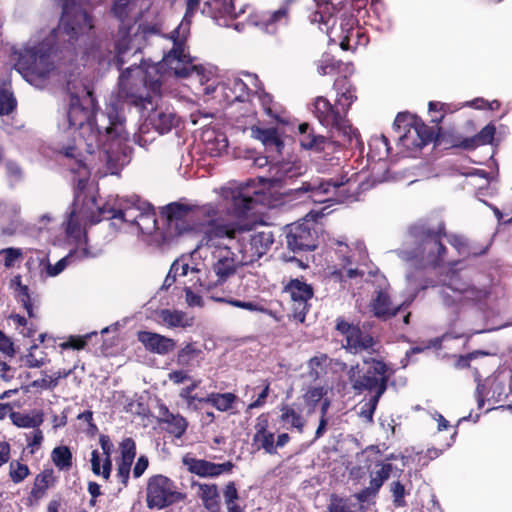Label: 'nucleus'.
Here are the masks:
<instances>
[{"mask_svg":"<svg viewBox=\"0 0 512 512\" xmlns=\"http://www.w3.org/2000/svg\"><path fill=\"white\" fill-rule=\"evenodd\" d=\"M393 465L390 463H379L375 465V469L371 472L370 484L374 489H380L383 483L390 477L393 472Z\"/></svg>","mask_w":512,"mask_h":512,"instance_id":"44","label":"nucleus"},{"mask_svg":"<svg viewBox=\"0 0 512 512\" xmlns=\"http://www.w3.org/2000/svg\"><path fill=\"white\" fill-rule=\"evenodd\" d=\"M94 27L93 17L84 9H77L74 12V19L70 26L73 34H81Z\"/></svg>","mask_w":512,"mask_h":512,"instance_id":"39","label":"nucleus"},{"mask_svg":"<svg viewBox=\"0 0 512 512\" xmlns=\"http://www.w3.org/2000/svg\"><path fill=\"white\" fill-rule=\"evenodd\" d=\"M325 394L326 390L323 387H313L308 390L305 397L309 403L315 404L319 402Z\"/></svg>","mask_w":512,"mask_h":512,"instance_id":"64","label":"nucleus"},{"mask_svg":"<svg viewBox=\"0 0 512 512\" xmlns=\"http://www.w3.org/2000/svg\"><path fill=\"white\" fill-rule=\"evenodd\" d=\"M162 75L156 67L143 70L133 64L122 70L118 79L116 100L105 108L108 125L106 136L110 142L106 144L107 160H120L131 157L132 148L129 146L130 133L126 129V117L121 105L127 104L140 112L148 110V105L156 103L161 97Z\"/></svg>","mask_w":512,"mask_h":512,"instance_id":"1","label":"nucleus"},{"mask_svg":"<svg viewBox=\"0 0 512 512\" xmlns=\"http://www.w3.org/2000/svg\"><path fill=\"white\" fill-rule=\"evenodd\" d=\"M37 345L34 344L30 347V352L26 354L22 359L25 365L29 368H39L46 364L47 359L45 357L37 358L32 350L36 349Z\"/></svg>","mask_w":512,"mask_h":512,"instance_id":"58","label":"nucleus"},{"mask_svg":"<svg viewBox=\"0 0 512 512\" xmlns=\"http://www.w3.org/2000/svg\"><path fill=\"white\" fill-rule=\"evenodd\" d=\"M9 475L14 483H19L29 475V468L27 465L13 461L10 463Z\"/></svg>","mask_w":512,"mask_h":512,"instance_id":"53","label":"nucleus"},{"mask_svg":"<svg viewBox=\"0 0 512 512\" xmlns=\"http://www.w3.org/2000/svg\"><path fill=\"white\" fill-rule=\"evenodd\" d=\"M157 317L160 323L169 328H188L194 324V317L180 310L161 309Z\"/></svg>","mask_w":512,"mask_h":512,"instance_id":"26","label":"nucleus"},{"mask_svg":"<svg viewBox=\"0 0 512 512\" xmlns=\"http://www.w3.org/2000/svg\"><path fill=\"white\" fill-rule=\"evenodd\" d=\"M56 48L53 38H46L36 46L19 54L15 69L25 78H46L55 69Z\"/></svg>","mask_w":512,"mask_h":512,"instance_id":"8","label":"nucleus"},{"mask_svg":"<svg viewBox=\"0 0 512 512\" xmlns=\"http://www.w3.org/2000/svg\"><path fill=\"white\" fill-rule=\"evenodd\" d=\"M387 367L381 361L372 360L364 361V364L351 366L347 371L348 380L352 389L356 393L363 391L374 392L375 394L369 400V414L374 413L380 397L387 389L388 376L386 375Z\"/></svg>","mask_w":512,"mask_h":512,"instance_id":"7","label":"nucleus"},{"mask_svg":"<svg viewBox=\"0 0 512 512\" xmlns=\"http://www.w3.org/2000/svg\"><path fill=\"white\" fill-rule=\"evenodd\" d=\"M182 463L190 473L200 477H217L223 473L231 472L234 467L230 461L216 464L203 459H196L190 454L183 456Z\"/></svg>","mask_w":512,"mask_h":512,"instance_id":"21","label":"nucleus"},{"mask_svg":"<svg viewBox=\"0 0 512 512\" xmlns=\"http://www.w3.org/2000/svg\"><path fill=\"white\" fill-rule=\"evenodd\" d=\"M191 208L188 205L173 202L162 208V215L165 216L168 232L170 235H180L189 229L185 217L189 214Z\"/></svg>","mask_w":512,"mask_h":512,"instance_id":"22","label":"nucleus"},{"mask_svg":"<svg viewBox=\"0 0 512 512\" xmlns=\"http://www.w3.org/2000/svg\"><path fill=\"white\" fill-rule=\"evenodd\" d=\"M274 242V234L269 227H263L250 237L249 246L240 250L242 263L250 264L267 253Z\"/></svg>","mask_w":512,"mask_h":512,"instance_id":"20","label":"nucleus"},{"mask_svg":"<svg viewBox=\"0 0 512 512\" xmlns=\"http://www.w3.org/2000/svg\"><path fill=\"white\" fill-rule=\"evenodd\" d=\"M445 236L449 244L457 250L458 254L465 258L470 256L476 257L486 253V248L477 249L462 235L450 234Z\"/></svg>","mask_w":512,"mask_h":512,"instance_id":"29","label":"nucleus"},{"mask_svg":"<svg viewBox=\"0 0 512 512\" xmlns=\"http://www.w3.org/2000/svg\"><path fill=\"white\" fill-rule=\"evenodd\" d=\"M99 442L105 455V460L102 467V476L104 479L108 480L112 469L111 453L113 450V444L107 435H101Z\"/></svg>","mask_w":512,"mask_h":512,"instance_id":"45","label":"nucleus"},{"mask_svg":"<svg viewBox=\"0 0 512 512\" xmlns=\"http://www.w3.org/2000/svg\"><path fill=\"white\" fill-rule=\"evenodd\" d=\"M375 166L372 168L374 182H384L389 180H400L405 179L406 176L403 173H399L396 170L395 164L397 162H391L389 166H386V162H374Z\"/></svg>","mask_w":512,"mask_h":512,"instance_id":"34","label":"nucleus"},{"mask_svg":"<svg viewBox=\"0 0 512 512\" xmlns=\"http://www.w3.org/2000/svg\"><path fill=\"white\" fill-rule=\"evenodd\" d=\"M111 11L117 19L124 21L128 17L127 0L116 1L112 6Z\"/></svg>","mask_w":512,"mask_h":512,"instance_id":"60","label":"nucleus"},{"mask_svg":"<svg viewBox=\"0 0 512 512\" xmlns=\"http://www.w3.org/2000/svg\"><path fill=\"white\" fill-rule=\"evenodd\" d=\"M115 55L113 57V63L121 70L124 64L123 56L129 50V40L123 37L114 43Z\"/></svg>","mask_w":512,"mask_h":512,"instance_id":"51","label":"nucleus"},{"mask_svg":"<svg viewBox=\"0 0 512 512\" xmlns=\"http://www.w3.org/2000/svg\"><path fill=\"white\" fill-rule=\"evenodd\" d=\"M281 412L280 418L285 425H290L291 427L296 428L299 432L303 431L305 421L298 412L289 406H283L281 408Z\"/></svg>","mask_w":512,"mask_h":512,"instance_id":"46","label":"nucleus"},{"mask_svg":"<svg viewBox=\"0 0 512 512\" xmlns=\"http://www.w3.org/2000/svg\"><path fill=\"white\" fill-rule=\"evenodd\" d=\"M132 463L133 462L120 460L118 464L117 476L125 486L128 483Z\"/></svg>","mask_w":512,"mask_h":512,"instance_id":"62","label":"nucleus"},{"mask_svg":"<svg viewBox=\"0 0 512 512\" xmlns=\"http://www.w3.org/2000/svg\"><path fill=\"white\" fill-rule=\"evenodd\" d=\"M52 460L61 470H67L72 465V454L68 447L60 446L52 451Z\"/></svg>","mask_w":512,"mask_h":512,"instance_id":"47","label":"nucleus"},{"mask_svg":"<svg viewBox=\"0 0 512 512\" xmlns=\"http://www.w3.org/2000/svg\"><path fill=\"white\" fill-rule=\"evenodd\" d=\"M174 483L163 475H154L148 479L146 502L150 509H163L180 499Z\"/></svg>","mask_w":512,"mask_h":512,"instance_id":"15","label":"nucleus"},{"mask_svg":"<svg viewBox=\"0 0 512 512\" xmlns=\"http://www.w3.org/2000/svg\"><path fill=\"white\" fill-rule=\"evenodd\" d=\"M336 329L345 336V347L350 351L354 353L362 351L377 352V342L358 326L351 325L344 320H338Z\"/></svg>","mask_w":512,"mask_h":512,"instance_id":"17","label":"nucleus"},{"mask_svg":"<svg viewBox=\"0 0 512 512\" xmlns=\"http://www.w3.org/2000/svg\"><path fill=\"white\" fill-rule=\"evenodd\" d=\"M313 113L318 119L319 123L330 129H335L350 139L355 137L359 142V132L353 128L349 119L347 118L348 112H346L336 102L332 104L326 97L318 96L314 100Z\"/></svg>","mask_w":512,"mask_h":512,"instance_id":"10","label":"nucleus"},{"mask_svg":"<svg viewBox=\"0 0 512 512\" xmlns=\"http://www.w3.org/2000/svg\"><path fill=\"white\" fill-rule=\"evenodd\" d=\"M340 68V62L336 61L333 58H325L321 60V63L319 64L317 71L320 75H331L336 73Z\"/></svg>","mask_w":512,"mask_h":512,"instance_id":"56","label":"nucleus"},{"mask_svg":"<svg viewBox=\"0 0 512 512\" xmlns=\"http://www.w3.org/2000/svg\"><path fill=\"white\" fill-rule=\"evenodd\" d=\"M197 487V496L202 500L207 510L214 511L218 507L219 493L216 484H193Z\"/></svg>","mask_w":512,"mask_h":512,"instance_id":"33","label":"nucleus"},{"mask_svg":"<svg viewBox=\"0 0 512 512\" xmlns=\"http://www.w3.org/2000/svg\"><path fill=\"white\" fill-rule=\"evenodd\" d=\"M333 88L337 93L335 102L349 112L352 104L357 100L356 88L346 76L336 78Z\"/></svg>","mask_w":512,"mask_h":512,"instance_id":"24","label":"nucleus"},{"mask_svg":"<svg viewBox=\"0 0 512 512\" xmlns=\"http://www.w3.org/2000/svg\"><path fill=\"white\" fill-rule=\"evenodd\" d=\"M74 163L76 168L73 167L71 170L78 175V178L72 210L66 222L67 234L73 235L79 229L80 220H87L91 224H96L100 222L102 218L131 221L135 223L144 234H152L157 229L155 213L151 211L149 204H145L143 208L144 211L132 219H130L132 209L123 211L102 207L101 204L98 203L94 192L90 188H87L90 169L86 165V162Z\"/></svg>","mask_w":512,"mask_h":512,"instance_id":"2","label":"nucleus"},{"mask_svg":"<svg viewBox=\"0 0 512 512\" xmlns=\"http://www.w3.org/2000/svg\"><path fill=\"white\" fill-rule=\"evenodd\" d=\"M407 234L415 247L412 250H399L401 259L411 262L416 268L436 267L444 261L447 250L441 242L446 235L443 222L437 227L423 222L415 223L409 227Z\"/></svg>","mask_w":512,"mask_h":512,"instance_id":"5","label":"nucleus"},{"mask_svg":"<svg viewBox=\"0 0 512 512\" xmlns=\"http://www.w3.org/2000/svg\"><path fill=\"white\" fill-rule=\"evenodd\" d=\"M84 101L88 102L89 105L84 106L77 95L71 96L67 112L69 126L78 128L80 131L73 136L71 142L59 148V155L74 160H85L87 156L99 152L103 153L105 160H107L104 146L110 142V139L107 138L106 132L101 133L100 127L94 129L90 123L95 102L91 91H87ZM106 127H103L105 131Z\"/></svg>","mask_w":512,"mask_h":512,"instance_id":"4","label":"nucleus"},{"mask_svg":"<svg viewBox=\"0 0 512 512\" xmlns=\"http://www.w3.org/2000/svg\"><path fill=\"white\" fill-rule=\"evenodd\" d=\"M170 269L171 272L175 273V275L180 276H186L188 275L189 272H191L192 274H199L201 271L197 267L190 268L188 263H182L179 260L174 261Z\"/></svg>","mask_w":512,"mask_h":512,"instance_id":"57","label":"nucleus"},{"mask_svg":"<svg viewBox=\"0 0 512 512\" xmlns=\"http://www.w3.org/2000/svg\"><path fill=\"white\" fill-rule=\"evenodd\" d=\"M253 441L258 444V448H263L267 453H275L274 435L266 430V423L256 425V433Z\"/></svg>","mask_w":512,"mask_h":512,"instance_id":"37","label":"nucleus"},{"mask_svg":"<svg viewBox=\"0 0 512 512\" xmlns=\"http://www.w3.org/2000/svg\"><path fill=\"white\" fill-rule=\"evenodd\" d=\"M220 192L223 200L231 203L229 211L237 217L247 215L262 203L261 192L252 189L250 183L238 187H222Z\"/></svg>","mask_w":512,"mask_h":512,"instance_id":"14","label":"nucleus"},{"mask_svg":"<svg viewBox=\"0 0 512 512\" xmlns=\"http://www.w3.org/2000/svg\"><path fill=\"white\" fill-rule=\"evenodd\" d=\"M421 124H425L423 120L416 115H412L408 112H400L397 114L393 127L397 130L403 128L404 134L399 137L398 146L401 147V153L403 157L417 158L421 153V142L422 138L419 133V127Z\"/></svg>","mask_w":512,"mask_h":512,"instance_id":"12","label":"nucleus"},{"mask_svg":"<svg viewBox=\"0 0 512 512\" xmlns=\"http://www.w3.org/2000/svg\"><path fill=\"white\" fill-rule=\"evenodd\" d=\"M138 341L143 344L146 350L159 355L169 354L176 348L174 339L150 331H140Z\"/></svg>","mask_w":512,"mask_h":512,"instance_id":"23","label":"nucleus"},{"mask_svg":"<svg viewBox=\"0 0 512 512\" xmlns=\"http://www.w3.org/2000/svg\"><path fill=\"white\" fill-rule=\"evenodd\" d=\"M251 132L252 136L261 141L267 150L281 153L284 143L277 128H260L255 126L251 128Z\"/></svg>","mask_w":512,"mask_h":512,"instance_id":"25","label":"nucleus"},{"mask_svg":"<svg viewBox=\"0 0 512 512\" xmlns=\"http://www.w3.org/2000/svg\"><path fill=\"white\" fill-rule=\"evenodd\" d=\"M189 34V28L187 25L182 23L178 25L171 33L169 38L173 42V47L163 57V61L166 65L174 71V74L179 78H187L193 72L201 75L204 71L202 66L194 65V58L186 52L187 37Z\"/></svg>","mask_w":512,"mask_h":512,"instance_id":"9","label":"nucleus"},{"mask_svg":"<svg viewBox=\"0 0 512 512\" xmlns=\"http://www.w3.org/2000/svg\"><path fill=\"white\" fill-rule=\"evenodd\" d=\"M270 175L267 178L260 177L263 181L278 183L286 180V175L292 170V162H268Z\"/></svg>","mask_w":512,"mask_h":512,"instance_id":"40","label":"nucleus"},{"mask_svg":"<svg viewBox=\"0 0 512 512\" xmlns=\"http://www.w3.org/2000/svg\"><path fill=\"white\" fill-rule=\"evenodd\" d=\"M206 5L212 17L215 19L223 17L236 19L244 13V9L242 8L236 10L234 0H208Z\"/></svg>","mask_w":512,"mask_h":512,"instance_id":"27","label":"nucleus"},{"mask_svg":"<svg viewBox=\"0 0 512 512\" xmlns=\"http://www.w3.org/2000/svg\"><path fill=\"white\" fill-rule=\"evenodd\" d=\"M371 307L374 316L383 320L394 316L400 309V306H394L391 303L388 294L384 291L377 292L376 297L372 301Z\"/></svg>","mask_w":512,"mask_h":512,"instance_id":"28","label":"nucleus"},{"mask_svg":"<svg viewBox=\"0 0 512 512\" xmlns=\"http://www.w3.org/2000/svg\"><path fill=\"white\" fill-rule=\"evenodd\" d=\"M255 93L257 94L258 99H259L261 106L263 107V110L265 111V113L268 116L280 121L277 112H275L272 108L273 96L271 94L267 93L263 88L255 91Z\"/></svg>","mask_w":512,"mask_h":512,"instance_id":"50","label":"nucleus"},{"mask_svg":"<svg viewBox=\"0 0 512 512\" xmlns=\"http://www.w3.org/2000/svg\"><path fill=\"white\" fill-rule=\"evenodd\" d=\"M5 254L4 266L10 268L14 265L15 260L22 256V252L18 248H5L0 251V254Z\"/></svg>","mask_w":512,"mask_h":512,"instance_id":"59","label":"nucleus"},{"mask_svg":"<svg viewBox=\"0 0 512 512\" xmlns=\"http://www.w3.org/2000/svg\"><path fill=\"white\" fill-rule=\"evenodd\" d=\"M335 38L343 50H356L369 43V36L364 27L359 25L352 12L344 11L339 18V27L334 28Z\"/></svg>","mask_w":512,"mask_h":512,"instance_id":"13","label":"nucleus"},{"mask_svg":"<svg viewBox=\"0 0 512 512\" xmlns=\"http://www.w3.org/2000/svg\"><path fill=\"white\" fill-rule=\"evenodd\" d=\"M201 355V349L193 343H188L177 352L176 363L181 367L189 368L194 365V361Z\"/></svg>","mask_w":512,"mask_h":512,"instance_id":"38","label":"nucleus"},{"mask_svg":"<svg viewBox=\"0 0 512 512\" xmlns=\"http://www.w3.org/2000/svg\"><path fill=\"white\" fill-rule=\"evenodd\" d=\"M368 146L367 160H387L391 147L388 138L384 134L372 137Z\"/></svg>","mask_w":512,"mask_h":512,"instance_id":"30","label":"nucleus"},{"mask_svg":"<svg viewBox=\"0 0 512 512\" xmlns=\"http://www.w3.org/2000/svg\"><path fill=\"white\" fill-rule=\"evenodd\" d=\"M54 477L52 470H45L36 476L31 494L35 498L44 496L46 490L53 485Z\"/></svg>","mask_w":512,"mask_h":512,"instance_id":"43","label":"nucleus"},{"mask_svg":"<svg viewBox=\"0 0 512 512\" xmlns=\"http://www.w3.org/2000/svg\"><path fill=\"white\" fill-rule=\"evenodd\" d=\"M237 400L236 395L233 393H211L206 398L200 399L201 402H206L214 406L219 411H228Z\"/></svg>","mask_w":512,"mask_h":512,"instance_id":"35","label":"nucleus"},{"mask_svg":"<svg viewBox=\"0 0 512 512\" xmlns=\"http://www.w3.org/2000/svg\"><path fill=\"white\" fill-rule=\"evenodd\" d=\"M213 299L217 302L227 303L234 307L246 309V310H249L252 312H264L265 311V309L262 306L254 303V302H250V301L245 302V301H240V300H235V299L215 298V297H213Z\"/></svg>","mask_w":512,"mask_h":512,"instance_id":"52","label":"nucleus"},{"mask_svg":"<svg viewBox=\"0 0 512 512\" xmlns=\"http://www.w3.org/2000/svg\"><path fill=\"white\" fill-rule=\"evenodd\" d=\"M121 460L133 462L136 456V445L132 438L124 439L120 444Z\"/></svg>","mask_w":512,"mask_h":512,"instance_id":"54","label":"nucleus"},{"mask_svg":"<svg viewBox=\"0 0 512 512\" xmlns=\"http://www.w3.org/2000/svg\"><path fill=\"white\" fill-rule=\"evenodd\" d=\"M10 419L14 425L22 428H37L43 422V417L39 413L30 415L20 412H11Z\"/></svg>","mask_w":512,"mask_h":512,"instance_id":"41","label":"nucleus"},{"mask_svg":"<svg viewBox=\"0 0 512 512\" xmlns=\"http://www.w3.org/2000/svg\"><path fill=\"white\" fill-rule=\"evenodd\" d=\"M13 282L17 284V297L19 301L23 304L29 317H33L34 314L28 287L26 285L21 284L20 276H16Z\"/></svg>","mask_w":512,"mask_h":512,"instance_id":"49","label":"nucleus"},{"mask_svg":"<svg viewBox=\"0 0 512 512\" xmlns=\"http://www.w3.org/2000/svg\"><path fill=\"white\" fill-rule=\"evenodd\" d=\"M300 146L313 152H324L331 155L342 149V145L323 135L316 134L314 128L307 122L298 126Z\"/></svg>","mask_w":512,"mask_h":512,"instance_id":"16","label":"nucleus"},{"mask_svg":"<svg viewBox=\"0 0 512 512\" xmlns=\"http://www.w3.org/2000/svg\"><path fill=\"white\" fill-rule=\"evenodd\" d=\"M250 94L248 85L240 78H234L225 85V96L231 102H245Z\"/></svg>","mask_w":512,"mask_h":512,"instance_id":"31","label":"nucleus"},{"mask_svg":"<svg viewBox=\"0 0 512 512\" xmlns=\"http://www.w3.org/2000/svg\"><path fill=\"white\" fill-rule=\"evenodd\" d=\"M443 119L444 114H441L438 117L431 118V122L439 125ZM418 129L421 137H423L419 142L421 150L428 144L433 143L435 150L460 149L470 152L480 146L492 144L496 134V127L491 122L473 136H464L454 129H445L439 126L434 129V127L427 124H421Z\"/></svg>","mask_w":512,"mask_h":512,"instance_id":"6","label":"nucleus"},{"mask_svg":"<svg viewBox=\"0 0 512 512\" xmlns=\"http://www.w3.org/2000/svg\"><path fill=\"white\" fill-rule=\"evenodd\" d=\"M322 212L311 211L302 222L292 223L286 226L287 248L294 253L312 251L318 245L316 231V219Z\"/></svg>","mask_w":512,"mask_h":512,"instance_id":"11","label":"nucleus"},{"mask_svg":"<svg viewBox=\"0 0 512 512\" xmlns=\"http://www.w3.org/2000/svg\"><path fill=\"white\" fill-rule=\"evenodd\" d=\"M390 491L393 496V503L396 507H403L406 505L404 496H405V486L399 481H393L390 484Z\"/></svg>","mask_w":512,"mask_h":512,"instance_id":"55","label":"nucleus"},{"mask_svg":"<svg viewBox=\"0 0 512 512\" xmlns=\"http://www.w3.org/2000/svg\"><path fill=\"white\" fill-rule=\"evenodd\" d=\"M328 512H350V510L345 500L333 496L328 506Z\"/></svg>","mask_w":512,"mask_h":512,"instance_id":"63","label":"nucleus"},{"mask_svg":"<svg viewBox=\"0 0 512 512\" xmlns=\"http://www.w3.org/2000/svg\"><path fill=\"white\" fill-rule=\"evenodd\" d=\"M161 422L168 425V432L175 437H181L188 426L186 419L179 415L171 413L166 407L161 408Z\"/></svg>","mask_w":512,"mask_h":512,"instance_id":"32","label":"nucleus"},{"mask_svg":"<svg viewBox=\"0 0 512 512\" xmlns=\"http://www.w3.org/2000/svg\"><path fill=\"white\" fill-rule=\"evenodd\" d=\"M201 213L210 218L203 236L192 254L209 250L214 263L212 270L217 277V283L222 284L233 276L239 266H243L242 258L238 259L231 251L229 243L233 240H240V235L246 231L244 226L220 223L216 217L220 210L213 204L205 205Z\"/></svg>","mask_w":512,"mask_h":512,"instance_id":"3","label":"nucleus"},{"mask_svg":"<svg viewBox=\"0 0 512 512\" xmlns=\"http://www.w3.org/2000/svg\"><path fill=\"white\" fill-rule=\"evenodd\" d=\"M17 108V100L11 91H0V116H8Z\"/></svg>","mask_w":512,"mask_h":512,"instance_id":"48","label":"nucleus"},{"mask_svg":"<svg viewBox=\"0 0 512 512\" xmlns=\"http://www.w3.org/2000/svg\"><path fill=\"white\" fill-rule=\"evenodd\" d=\"M307 310L308 301H292L293 316L298 321H304Z\"/></svg>","mask_w":512,"mask_h":512,"instance_id":"61","label":"nucleus"},{"mask_svg":"<svg viewBox=\"0 0 512 512\" xmlns=\"http://www.w3.org/2000/svg\"><path fill=\"white\" fill-rule=\"evenodd\" d=\"M249 20L251 24L258 27L262 32L274 35L280 28L287 26L289 23V4L285 3L273 12L251 15Z\"/></svg>","mask_w":512,"mask_h":512,"instance_id":"19","label":"nucleus"},{"mask_svg":"<svg viewBox=\"0 0 512 512\" xmlns=\"http://www.w3.org/2000/svg\"><path fill=\"white\" fill-rule=\"evenodd\" d=\"M159 100H161V97L156 98V103L153 104V106L148 105V110H150V112L146 121L155 131L163 135L177 127L179 125L180 118L172 108L160 105Z\"/></svg>","mask_w":512,"mask_h":512,"instance_id":"18","label":"nucleus"},{"mask_svg":"<svg viewBox=\"0 0 512 512\" xmlns=\"http://www.w3.org/2000/svg\"><path fill=\"white\" fill-rule=\"evenodd\" d=\"M291 301H309L313 296L311 286L299 280H293L288 286Z\"/></svg>","mask_w":512,"mask_h":512,"instance_id":"42","label":"nucleus"},{"mask_svg":"<svg viewBox=\"0 0 512 512\" xmlns=\"http://www.w3.org/2000/svg\"><path fill=\"white\" fill-rule=\"evenodd\" d=\"M468 293H470V289L465 285L456 287L452 284H449L442 288L440 295L443 304L446 306H451L453 304L459 303L463 297H467L466 294Z\"/></svg>","mask_w":512,"mask_h":512,"instance_id":"36","label":"nucleus"}]
</instances>
